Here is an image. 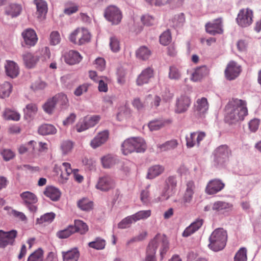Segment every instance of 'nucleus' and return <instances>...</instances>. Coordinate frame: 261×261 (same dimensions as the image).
I'll list each match as a JSON object with an SVG mask.
<instances>
[{"label":"nucleus","instance_id":"1","mask_svg":"<svg viewBox=\"0 0 261 261\" xmlns=\"http://www.w3.org/2000/svg\"><path fill=\"white\" fill-rule=\"evenodd\" d=\"M225 120L230 123L243 120L248 114L245 100L232 99L226 106Z\"/></svg>","mask_w":261,"mask_h":261},{"label":"nucleus","instance_id":"2","mask_svg":"<svg viewBox=\"0 0 261 261\" xmlns=\"http://www.w3.org/2000/svg\"><path fill=\"white\" fill-rule=\"evenodd\" d=\"M160 248L161 259L169 249V243L166 237L163 234H157L149 242L146 249L145 261H156L155 253L157 249Z\"/></svg>","mask_w":261,"mask_h":261},{"label":"nucleus","instance_id":"3","mask_svg":"<svg viewBox=\"0 0 261 261\" xmlns=\"http://www.w3.org/2000/svg\"><path fill=\"white\" fill-rule=\"evenodd\" d=\"M227 240L226 230L222 228L215 229L209 237L208 246L212 250L217 252L222 250L226 246Z\"/></svg>","mask_w":261,"mask_h":261},{"label":"nucleus","instance_id":"4","mask_svg":"<svg viewBox=\"0 0 261 261\" xmlns=\"http://www.w3.org/2000/svg\"><path fill=\"white\" fill-rule=\"evenodd\" d=\"M144 140L141 137H131L126 139L121 145V150L124 155L133 152H144L146 149Z\"/></svg>","mask_w":261,"mask_h":261},{"label":"nucleus","instance_id":"5","mask_svg":"<svg viewBox=\"0 0 261 261\" xmlns=\"http://www.w3.org/2000/svg\"><path fill=\"white\" fill-rule=\"evenodd\" d=\"M59 169L61 171L59 181L63 184L68 179L69 176L73 173L74 179L78 182H81L83 180V176L79 174L78 169H72L70 164L66 162L63 163Z\"/></svg>","mask_w":261,"mask_h":261},{"label":"nucleus","instance_id":"6","mask_svg":"<svg viewBox=\"0 0 261 261\" xmlns=\"http://www.w3.org/2000/svg\"><path fill=\"white\" fill-rule=\"evenodd\" d=\"M69 39L72 43L81 45L90 41V34L84 28H77L69 35Z\"/></svg>","mask_w":261,"mask_h":261},{"label":"nucleus","instance_id":"7","mask_svg":"<svg viewBox=\"0 0 261 261\" xmlns=\"http://www.w3.org/2000/svg\"><path fill=\"white\" fill-rule=\"evenodd\" d=\"M177 179L175 176H169L168 177L164 184L161 197L159 198V201L167 200L171 196L173 195L176 191Z\"/></svg>","mask_w":261,"mask_h":261},{"label":"nucleus","instance_id":"8","mask_svg":"<svg viewBox=\"0 0 261 261\" xmlns=\"http://www.w3.org/2000/svg\"><path fill=\"white\" fill-rule=\"evenodd\" d=\"M105 18L112 24H118L122 18L120 10L115 6L111 5L106 8L104 12Z\"/></svg>","mask_w":261,"mask_h":261},{"label":"nucleus","instance_id":"9","mask_svg":"<svg viewBox=\"0 0 261 261\" xmlns=\"http://www.w3.org/2000/svg\"><path fill=\"white\" fill-rule=\"evenodd\" d=\"M253 12L249 9H241L236 19L238 24L242 27H247L252 22Z\"/></svg>","mask_w":261,"mask_h":261},{"label":"nucleus","instance_id":"10","mask_svg":"<svg viewBox=\"0 0 261 261\" xmlns=\"http://www.w3.org/2000/svg\"><path fill=\"white\" fill-rule=\"evenodd\" d=\"M215 161L219 164H223L228 159L231 152L226 145H220L214 151Z\"/></svg>","mask_w":261,"mask_h":261},{"label":"nucleus","instance_id":"11","mask_svg":"<svg viewBox=\"0 0 261 261\" xmlns=\"http://www.w3.org/2000/svg\"><path fill=\"white\" fill-rule=\"evenodd\" d=\"M17 232L15 230L4 231L0 230V248H5L8 245H13Z\"/></svg>","mask_w":261,"mask_h":261},{"label":"nucleus","instance_id":"12","mask_svg":"<svg viewBox=\"0 0 261 261\" xmlns=\"http://www.w3.org/2000/svg\"><path fill=\"white\" fill-rule=\"evenodd\" d=\"M225 184L220 179L215 178L210 180L205 189L208 195H214L222 191L225 187Z\"/></svg>","mask_w":261,"mask_h":261},{"label":"nucleus","instance_id":"13","mask_svg":"<svg viewBox=\"0 0 261 261\" xmlns=\"http://www.w3.org/2000/svg\"><path fill=\"white\" fill-rule=\"evenodd\" d=\"M114 187V180L109 175L100 177L95 185L97 189L103 192L108 191Z\"/></svg>","mask_w":261,"mask_h":261},{"label":"nucleus","instance_id":"14","mask_svg":"<svg viewBox=\"0 0 261 261\" xmlns=\"http://www.w3.org/2000/svg\"><path fill=\"white\" fill-rule=\"evenodd\" d=\"M20 197L23 203L28 207L31 212H35L37 207L33 204L37 202L36 196L30 191L22 192L20 194Z\"/></svg>","mask_w":261,"mask_h":261},{"label":"nucleus","instance_id":"15","mask_svg":"<svg viewBox=\"0 0 261 261\" xmlns=\"http://www.w3.org/2000/svg\"><path fill=\"white\" fill-rule=\"evenodd\" d=\"M241 71V67L234 61L230 62L225 70L227 79L233 80L239 76Z\"/></svg>","mask_w":261,"mask_h":261},{"label":"nucleus","instance_id":"16","mask_svg":"<svg viewBox=\"0 0 261 261\" xmlns=\"http://www.w3.org/2000/svg\"><path fill=\"white\" fill-rule=\"evenodd\" d=\"M205 133L203 132H193L186 137V144L188 148H191L195 145H199L200 141L205 137Z\"/></svg>","mask_w":261,"mask_h":261},{"label":"nucleus","instance_id":"17","mask_svg":"<svg viewBox=\"0 0 261 261\" xmlns=\"http://www.w3.org/2000/svg\"><path fill=\"white\" fill-rule=\"evenodd\" d=\"M191 99L188 96L181 95L176 99L175 112L180 114L186 112L191 105Z\"/></svg>","mask_w":261,"mask_h":261},{"label":"nucleus","instance_id":"18","mask_svg":"<svg viewBox=\"0 0 261 261\" xmlns=\"http://www.w3.org/2000/svg\"><path fill=\"white\" fill-rule=\"evenodd\" d=\"M23 41L29 47L34 46L37 42L38 38L35 31L31 29H27L21 34Z\"/></svg>","mask_w":261,"mask_h":261},{"label":"nucleus","instance_id":"19","mask_svg":"<svg viewBox=\"0 0 261 261\" xmlns=\"http://www.w3.org/2000/svg\"><path fill=\"white\" fill-rule=\"evenodd\" d=\"M5 71L8 76L14 79L19 73V67L16 62L11 60H7L5 64Z\"/></svg>","mask_w":261,"mask_h":261},{"label":"nucleus","instance_id":"20","mask_svg":"<svg viewBox=\"0 0 261 261\" xmlns=\"http://www.w3.org/2000/svg\"><path fill=\"white\" fill-rule=\"evenodd\" d=\"M153 76V70L148 67L142 71L138 75L136 83L137 85L142 86L149 83L150 80Z\"/></svg>","mask_w":261,"mask_h":261},{"label":"nucleus","instance_id":"21","mask_svg":"<svg viewBox=\"0 0 261 261\" xmlns=\"http://www.w3.org/2000/svg\"><path fill=\"white\" fill-rule=\"evenodd\" d=\"M232 207L233 205L231 203L222 201H217L212 204V210L223 214L230 212Z\"/></svg>","mask_w":261,"mask_h":261},{"label":"nucleus","instance_id":"22","mask_svg":"<svg viewBox=\"0 0 261 261\" xmlns=\"http://www.w3.org/2000/svg\"><path fill=\"white\" fill-rule=\"evenodd\" d=\"M205 29L206 32L211 35H215L217 34L222 33L223 30L222 29L221 19H217L212 22L206 23Z\"/></svg>","mask_w":261,"mask_h":261},{"label":"nucleus","instance_id":"23","mask_svg":"<svg viewBox=\"0 0 261 261\" xmlns=\"http://www.w3.org/2000/svg\"><path fill=\"white\" fill-rule=\"evenodd\" d=\"M108 136L109 133L107 130H105L98 133L91 141V146L94 149L99 147L107 141Z\"/></svg>","mask_w":261,"mask_h":261},{"label":"nucleus","instance_id":"24","mask_svg":"<svg viewBox=\"0 0 261 261\" xmlns=\"http://www.w3.org/2000/svg\"><path fill=\"white\" fill-rule=\"evenodd\" d=\"M34 4L36 6L37 17L44 19L47 12V5L44 0H34Z\"/></svg>","mask_w":261,"mask_h":261},{"label":"nucleus","instance_id":"25","mask_svg":"<svg viewBox=\"0 0 261 261\" xmlns=\"http://www.w3.org/2000/svg\"><path fill=\"white\" fill-rule=\"evenodd\" d=\"M195 111L197 114L203 115L205 114L208 109V103L207 99L202 97L197 99L194 104Z\"/></svg>","mask_w":261,"mask_h":261},{"label":"nucleus","instance_id":"26","mask_svg":"<svg viewBox=\"0 0 261 261\" xmlns=\"http://www.w3.org/2000/svg\"><path fill=\"white\" fill-rule=\"evenodd\" d=\"M82 59V56L76 51L70 50L65 56V62L70 65H73L79 63Z\"/></svg>","mask_w":261,"mask_h":261},{"label":"nucleus","instance_id":"27","mask_svg":"<svg viewBox=\"0 0 261 261\" xmlns=\"http://www.w3.org/2000/svg\"><path fill=\"white\" fill-rule=\"evenodd\" d=\"M208 73V70L205 66H200L196 68L192 74L191 80L193 82L200 81Z\"/></svg>","mask_w":261,"mask_h":261},{"label":"nucleus","instance_id":"28","mask_svg":"<svg viewBox=\"0 0 261 261\" xmlns=\"http://www.w3.org/2000/svg\"><path fill=\"white\" fill-rule=\"evenodd\" d=\"M203 220L202 219H197L190 226L187 227L182 233V236L187 237L194 233L202 226Z\"/></svg>","mask_w":261,"mask_h":261},{"label":"nucleus","instance_id":"29","mask_svg":"<svg viewBox=\"0 0 261 261\" xmlns=\"http://www.w3.org/2000/svg\"><path fill=\"white\" fill-rule=\"evenodd\" d=\"M203 220L202 219H197L190 226L187 227L182 233V236L187 237L194 233L202 226Z\"/></svg>","mask_w":261,"mask_h":261},{"label":"nucleus","instance_id":"30","mask_svg":"<svg viewBox=\"0 0 261 261\" xmlns=\"http://www.w3.org/2000/svg\"><path fill=\"white\" fill-rule=\"evenodd\" d=\"M44 194L54 201L58 200L61 196L59 190L53 186L47 187L44 191Z\"/></svg>","mask_w":261,"mask_h":261},{"label":"nucleus","instance_id":"31","mask_svg":"<svg viewBox=\"0 0 261 261\" xmlns=\"http://www.w3.org/2000/svg\"><path fill=\"white\" fill-rule=\"evenodd\" d=\"M63 261H77L80 252L77 248H73L66 252H62Z\"/></svg>","mask_w":261,"mask_h":261},{"label":"nucleus","instance_id":"32","mask_svg":"<svg viewBox=\"0 0 261 261\" xmlns=\"http://www.w3.org/2000/svg\"><path fill=\"white\" fill-rule=\"evenodd\" d=\"M22 11L20 5L17 4H11L6 8V13L12 17H16L20 15Z\"/></svg>","mask_w":261,"mask_h":261},{"label":"nucleus","instance_id":"33","mask_svg":"<svg viewBox=\"0 0 261 261\" xmlns=\"http://www.w3.org/2000/svg\"><path fill=\"white\" fill-rule=\"evenodd\" d=\"M177 145V141L175 139H172L166 141L164 143L158 144L157 148L160 152H164L173 150L176 148Z\"/></svg>","mask_w":261,"mask_h":261},{"label":"nucleus","instance_id":"34","mask_svg":"<svg viewBox=\"0 0 261 261\" xmlns=\"http://www.w3.org/2000/svg\"><path fill=\"white\" fill-rule=\"evenodd\" d=\"M164 170V167L163 166L159 165L152 166L148 169L147 178L153 179L163 173Z\"/></svg>","mask_w":261,"mask_h":261},{"label":"nucleus","instance_id":"35","mask_svg":"<svg viewBox=\"0 0 261 261\" xmlns=\"http://www.w3.org/2000/svg\"><path fill=\"white\" fill-rule=\"evenodd\" d=\"M118 160L112 154H107L101 158L102 165L105 168H110L117 164Z\"/></svg>","mask_w":261,"mask_h":261},{"label":"nucleus","instance_id":"36","mask_svg":"<svg viewBox=\"0 0 261 261\" xmlns=\"http://www.w3.org/2000/svg\"><path fill=\"white\" fill-rule=\"evenodd\" d=\"M22 57L25 66L29 68L34 67L38 61V58L37 56H34L29 53L24 54Z\"/></svg>","mask_w":261,"mask_h":261},{"label":"nucleus","instance_id":"37","mask_svg":"<svg viewBox=\"0 0 261 261\" xmlns=\"http://www.w3.org/2000/svg\"><path fill=\"white\" fill-rule=\"evenodd\" d=\"M194 194V192L185 191L182 198L178 200L175 199L174 202L177 203V205L178 206H186L187 204L191 202Z\"/></svg>","mask_w":261,"mask_h":261},{"label":"nucleus","instance_id":"38","mask_svg":"<svg viewBox=\"0 0 261 261\" xmlns=\"http://www.w3.org/2000/svg\"><path fill=\"white\" fill-rule=\"evenodd\" d=\"M53 98L56 105H59L61 109L66 108L68 106V99L65 94L59 93L54 96Z\"/></svg>","mask_w":261,"mask_h":261},{"label":"nucleus","instance_id":"39","mask_svg":"<svg viewBox=\"0 0 261 261\" xmlns=\"http://www.w3.org/2000/svg\"><path fill=\"white\" fill-rule=\"evenodd\" d=\"M3 116L7 120L18 121L20 118V115L18 112L9 108L5 109Z\"/></svg>","mask_w":261,"mask_h":261},{"label":"nucleus","instance_id":"40","mask_svg":"<svg viewBox=\"0 0 261 261\" xmlns=\"http://www.w3.org/2000/svg\"><path fill=\"white\" fill-rule=\"evenodd\" d=\"M38 133L42 135H54L57 133V129L52 124H44L39 127Z\"/></svg>","mask_w":261,"mask_h":261},{"label":"nucleus","instance_id":"41","mask_svg":"<svg viewBox=\"0 0 261 261\" xmlns=\"http://www.w3.org/2000/svg\"><path fill=\"white\" fill-rule=\"evenodd\" d=\"M24 118L29 119L33 117L37 113L38 108L34 103H30L25 106L23 110Z\"/></svg>","mask_w":261,"mask_h":261},{"label":"nucleus","instance_id":"42","mask_svg":"<svg viewBox=\"0 0 261 261\" xmlns=\"http://www.w3.org/2000/svg\"><path fill=\"white\" fill-rule=\"evenodd\" d=\"M182 76L180 69L177 67L173 65L169 69L168 77L171 80L178 81Z\"/></svg>","mask_w":261,"mask_h":261},{"label":"nucleus","instance_id":"43","mask_svg":"<svg viewBox=\"0 0 261 261\" xmlns=\"http://www.w3.org/2000/svg\"><path fill=\"white\" fill-rule=\"evenodd\" d=\"M12 86L7 82L0 83V98H4L8 97L11 91Z\"/></svg>","mask_w":261,"mask_h":261},{"label":"nucleus","instance_id":"44","mask_svg":"<svg viewBox=\"0 0 261 261\" xmlns=\"http://www.w3.org/2000/svg\"><path fill=\"white\" fill-rule=\"evenodd\" d=\"M161 101V98L157 95L154 96L149 95L145 98V102L147 104V107L153 108L158 107Z\"/></svg>","mask_w":261,"mask_h":261},{"label":"nucleus","instance_id":"45","mask_svg":"<svg viewBox=\"0 0 261 261\" xmlns=\"http://www.w3.org/2000/svg\"><path fill=\"white\" fill-rule=\"evenodd\" d=\"M73 229H75V232H78L83 234H85L88 230V227L86 223L80 220L74 221V225Z\"/></svg>","mask_w":261,"mask_h":261},{"label":"nucleus","instance_id":"46","mask_svg":"<svg viewBox=\"0 0 261 261\" xmlns=\"http://www.w3.org/2000/svg\"><path fill=\"white\" fill-rule=\"evenodd\" d=\"M75 232V229H73V225H69L66 228L58 231L56 236L59 239H66Z\"/></svg>","mask_w":261,"mask_h":261},{"label":"nucleus","instance_id":"47","mask_svg":"<svg viewBox=\"0 0 261 261\" xmlns=\"http://www.w3.org/2000/svg\"><path fill=\"white\" fill-rule=\"evenodd\" d=\"M73 147V143L70 140H64L61 143L60 148L63 155L69 153Z\"/></svg>","mask_w":261,"mask_h":261},{"label":"nucleus","instance_id":"48","mask_svg":"<svg viewBox=\"0 0 261 261\" xmlns=\"http://www.w3.org/2000/svg\"><path fill=\"white\" fill-rule=\"evenodd\" d=\"M151 52L150 50L146 46H141L136 51L137 57L143 60L148 59Z\"/></svg>","mask_w":261,"mask_h":261},{"label":"nucleus","instance_id":"49","mask_svg":"<svg viewBox=\"0 0 261 261\" xmlns=\"http://www.w3.org/2000/svg\"><path fill=\"white\" fill-rule=\"evenodd\" d=\"M134 218L132 215L127 216L122 219L118 224V227L120 229H125L130 226L131 224L135 223Z\"/></svg>","mask_w":261,"mask_h":261},{"label":"nucleus","instance_id":"50","mask_svg":"<svg viewBox=\"0 0 261 261\" xmlns=\"http://www.w3.org/2000/svg\"><path fill=\"white\" fill-rule=\"evenodd\" d=\"M77 205L81 210L88 211L92 208L93 203L88 199L83 198L78 201Z\"/></svg>","mask_w":261,"mask_h":261},{"label":"nucleus","instance_id":"51","mask_svg":"<svg viewBox=\"0 0 261 261\" xmlns=\"http://www.w3.org/2000/svg\"><path fill=\"white\" fill-rule=\"evenodd\" d=\"M172 25L174 28H180L183 26L185 22V17L183 13L175 15L172 19Z\"/></svg>","mask_w":261,"mask_h":261},{"label":"nucleus","instance_id":"52","mask_svg":"<svg viewBox=\"0 0 261 261\" xmlns=\"http://www.w3.org/2000/svg\"><path fill=\"white\" fill-rule=\"evenodd\" d=\"M151 210H148L139 211L133 214V216L134 218L135 221L137 222L141 220L147 219L151 216Z\"/></svg>","mask_w":261,"mask_h":261},{"label":"nucleus","instance_id":"53","mask_svg":"<svg viewBox=\"0 0 261 261\" xmlns=\"http://www.w3.org/2000/svg\"><path fill=\"white\" fill-rule=\"evenodd\" d=\"M88 122L86 117L81 119L76 124L75 127L77 132L80 133L90 128Z\"/></svg>","mask_w":261,"mask_h":261},{"label":"nucleus","instance_id":"54","mask_svg":"<svg viewBox=\"0 0 261 261\" xmlns=\"http://www.w3.org/2000/svg\"><path fill=\"white\" fill-rule=\"evenodd\" d=\"M247 249L245 247L241 248L234 257V261H247Z\"/></svg>","mask_w":261,"mask_h":261},{"label":"nucleus","instance_id":"55","mask_svg":"<svg viewBox=\"0 0 261 261\" xmlns=\"http://www.w3.org/2000/svg\"><path fill=\"white\" fill-rule=\"evenodd\" d=\"M43 250L41 249H38L29 256L28 261H43Z\"/></svg>","mask_w":261,"mask_h":261},{"label":"nucleus","instance_id":"56","mask_svg":"<svg viewBox=\"0 0 261 261\" xmlns=\"http://www.w3.org/2000/svg\"><path fill=\"white\" fill-rule=\"evenodd\" d=\"M105 245L106 244L105 240L99 238H97L95 241L90 242L88 244L90 247L97 250L103 249L105 248Z\"/></svg>","mask_w":261,"mask_h":261},{"label":"nucleus","instance_id":"57","mask_svg":"<svg viewBox=\"0 0 261 261\" xmlns=\"http://www.w3.org/2000/svg\"><path fill=\"white\" fill-rule=\"evenodd\" d=\"M160 41L163 45H167L171 42V36L169 31H166L160 35Z\"/></svg>","mask_w":261,"mask_h":261},{"label":"nucleus","instance_id":"58","mask_svg":"<svg viewBox=\"0 0 261 261\" xmlns=\"http://www.w3.org/2000/svg\"><path fill=\"white\" fill-rule=\"evenodd\" d=\"M55 214L50 212L46 213L42 216L40 219H37V222L39 223H43V222L51 223L55 218Z\"/></svg>","mask_w":261,"mask_h":261},{"label":"nucleus","instance_id":"59","mask_svg":"<svg viewBox=\"0 0 261 261\" xmlns=\"http://www.w3.org/2000/svg\"><path fill=\"white\" fill-rule=\"evenodd\" d=\"M56 103L53 97L49 100L44 105L43 109L48 114H51L55 108Z\"/></svg>","mask_w":261,"mask_h":261},{"label":"nucleus","instance_id":"60","mask_svg":"<svg viewBox=\"0 0 261 261\" xmlns=\"http://www.w3.org/2000/svg\"><path fill=\"white\" fill-rule=\"evenodd\" d=\"M164 125L163 122L161 120H153L148 124V127L150 130H157L163 127Z\"/></svg>","mask_w":261,"mask_h":261},{"label":"nucleus","instance_id":"61","mask_svg":"<svg viewBox=\"0 0 261 261\" xmlns=\"http://www.w3.org/2000/svg\"><path fill=\"white\" fill-rule=\"evenodd\" d=\"M35 144H36V142L34 141H30L27 144L28 146L25 145H22L20 146L18 149L19 153L23 154L31 149L32 151H34Z\"/></svg>","mask_w":261,"mask_h":261},{"label":"nucleus","instance_id":"62","mask_svg":"<svg viewBox=\"0 0 261 261\" xmlns=\"http://www.w3.org/2000/svg\"><path fill=\"white\" fill-rule=\"evenodd\" d=\"M78 10V6L74 4H67L64 10V13L68 15L75 13Z\"/></svg>","mask_w":261,"mask_h":261},{"label":"nucleus","instance_id":"63","mask_svg":"<svg viewBox=\"0 0 261 261\" xmlns=\"http://www.w3.org/2000/svg\"><path fill=\"white\" fill-rule=\"evenodd\" d=\"M61 37L60 34L57 31H53L50 35V43L53 45H56L60 43Z\"/></svg>","mask_w":261,"mask_h":261},{"label":"nucleus","instance_id":"64","mask_svg":"<svg viewBox=\"0 0 261 261\" xmlns=\"http://www.w3.org/2000/svg\"><path fill=\"white\" fill-rule=\"evenodd\" d=\"M1 154L6 161H10L15 156V153L10 149H4L1 151Z\"/></svg>","mask_w":261,"mask_h":261}]
</instances>
